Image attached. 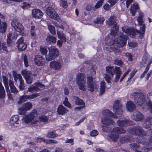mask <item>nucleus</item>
Listing matches in <instances>:
<instances>
[{
    "label": "nucleus",
    "mask_w": 152,
    "mask_h": 152,
    "mask_svg": "<svg viewBox=\"0 0 152 152\" xmlns=\"http://www.w3.org/2000/svg\"><path fill=\"white\" fill-rule=\"evenodd\" d=\"M115 17L111 16L106 21L108 26H111L110 34L107 36L104 41V48L110 52L115 53L119 52V50L116 46L120 47L126 44L127 37L123 35L118 31V26L115 21Z\"/></svg>",
    "instance_id": "obj_1"
},
{
    "label": "nucleus",
    "mask_w": 152,
    "mask_h": 152,
    "mask_svg": "<svg viewBox=\"0 0 152 152\" xmlns=\"http://www.w3.org/2000/svg\"><path fill=\"white\" fill-rule=\"evenodd\" d=\"M136 104L143 108L147 107L152 113V91L147 94L148 99L145 100L143 94L141 92H135L132 95Z\"/></svg>",
    "instance_id": "obj_2"
},
{
    "label": "nucleus",
    "mask_w": 152,
    "mask_h": 152,
    "mask_svg": "<svg viewBox=\"0 0 152 152\" xmlns=\"http://www.w3.org/2000/svg\"><path fill=\"white\" fill-rule=\"evenodd\" d=\"M143 15L142 12H139V16L137 18L138 25L140 27V29L139 30L136 29H133L130 28H126L125 26L122 27L123 31L126 34L129 35L132 37H134L136 35V32L141 35L140 37H142V35L145 34V25L144 23L143 20ZM140 37V36H139Z\"/></svg>",
    "instance_id": "obj_3"
},
{
    "label": "nucleus",
    "mask_w": 152,
    "mask_h": 152,
    "mask_svg": "<svg viewBox=\"0 0 152 152\" xmlns=\"http://www.w3.org/2000/svg\"><path fill=\"white\" fill-rule=\"evenodd\" d=\"M117 124L121 128L118 127L113 129L111 134L107 136V139L110 141H117L119 137L117 134L124 133L126 132L125 130L122 128L121 127H124L132 125V122L130 121H127L126 120H121L118 121Z\"/></svg>",
    "instance_id": "obj_4"
},
{
    "label": "nucleus",
    "mask_w": 152,
    "mask_h": 152,
    "mask_svg": "<svg viewBox=\"0 0 152 152\" xmlns=\"http://www.w3.org/2000/svg\"><path fill=\"white\" fill-rule=\"evenodd\" d=\"M106 74L104 75V77L106 81L108 83H110L112 77H113L115 74V81L117 82L120 78L121 74H122L120 69L119 67H115V68L113 66H109L106 68Z\"/></svg>",
    "instance_id": "obj_5"
},
{
    "label": "nucleus",
    "mask_w": 152,
    "mask_h": 152,
    "mask_svg": "<svg viewBox=\"0 0 152 152\" xmlns=\"http://www.w3.org/2000/svg\"><path fill=\"white\" fill-rule=\"evenodd\" d=\"M102 123L105 126H102V130L104 132H109L108 127L107 126L112 124L113 121L110 120L109 117L116 118V116L114 115L108 109H105L102 112Z\"/></svg>",
    "instance_id": "obj_6"
},
{
    "label": "nucleus",
    "mask_w": 152,
    "mask_h": 152,
    "mask_svg": "<svg viewBox=\"0 0 152 152\" xmlns=\"http://www.w3.org/2000/svg\"><path fill=\"white\" fill-rule=\"evenodd\" d=\"M85 79V76L84 74L79 73L77 76V83L79 89L83 91H85L86 88Z\"/></svg>",
    "instance_id": "obj_7"
},
{
    "label": "nucleus",
    "mask_w": 152,
    "mask_h": 152,
    "mask_svg": "<svg viewBox=\"0 0 152 152\" xmlns=\"http://www.w3.org/2000/svg\"><path fill=\"white\" fill-rule=\"evenodd\" d=\"M49 54L46 56V60L50 61L57 57L59 55L58 50L54 46H51L48 48Z\"/></svg>",
    "instance_id": "obj_8"
},
{
    "label": "nucleus",
    "mask_w": 152,
    "mask_h": 152,
    "mask_svg": "<svg viewBox=\"0 0 152 152\" xmlns=\"http://www.w3.org/2000/svg\"><path fill=\"white\" fill-rule=\"evenodd\" d=\"M37 115V112L36 110H34L32 112L29 114L25 115L23 118V121L26 123H30L31 124L37 123L38 121L34 120L35 116Z\"/></svg>",
    "instance_id": "obj_9"
},
{
    "label": "nucleus",
    "mask_w": 152,
    "mask_h": 152,
    "mask_svg": "<svg viewBox=\"0 0 152 152\" xmlns=\"http://www.w3.org/2000/svg\"><path fill=\"white\" fill-rule=\"evenodd\" d=\"M12 25L15 30L19 34L22 35H24L26 34L24 33V28L22 25L19 23L16 19H13L12 23Z\"/></svg>",
    "instance_id": "obj_10"
},
{
    "label": "nucleus",
    "mask_w": 152,
    "mask_h": 152,
    "mask_svg": "<svg viewBox=\"0 0 152 152\" xmlns=\"http://www.w3.org/2000/svg\"><path fill=\"white\" fill-rule=\"evenodd\" d=\"M46 13L47 15L51 18L58 20L59 18L57 12L52 7H49L46 8Z\"/></svg>",
    "instance_id": "obj_11"
},
{
    "label": "nucleus",
    "mask_w": 152,
    "mask_h": 152,
    "mask_svg": "<svg viewBox=\"0 0 152 152\" xmlns=\"http://www.w3.org/2000/svg\"><path fill=\"white\" fill-rule=\"evenodd\" d=\"M19 117L18 115H15L12 116L10 118V124L11 127L13 129L18 128L20 126L19 120Z\"/></svg>",
    "instance_id": "obj_12"
},
{
    "label": "nucleus",
    "mask_w": 152,
    "mask_h": 152,
    "mask_svg": "<svg viewBox=\"0 0 152 152\" xmlns=\"http://www.w3.org/2000/svg\"><path fill=\"white\" fill-rule=\"evenodd\" d=\"M62 66V62L59 60H54L51 61L49 64L50 68L53 70H58Z\"/></svg>",
    "instance_id": "obj_13"
},
{
    "label": "nucleus",
    "mask_w": 152,
    "mask_h": 152,
    "mask_svg": "<svg viewBox=\"0 0 152 152\" xmlns=\"http://www.w3.org/2000/svg\"><path fill=\"white\" fill-rule=\"evenodd\" d=\"M32 104L31 102H27L23 104L22 107H20L18 110V113L20 115L24 114L26 111L30 110Z\"/></svg>",
    "instance_id": "obj_14"
},
{
    "label": "nucleus",
    "mask_w": 152,
    "mask_h": 152,
    "mask_svg": "<svg viewBox=\"0 0 152 152\" xmlns=\"http://www.w3.org/2000/svg\"><path fill=\"white\" fill-rule=\"evenodd\" d=\"M21 74L24 77L28 83L30 84L32 83L33 79L32 75L30 72L26 69H24L22 71Z\"/></svg>",
    "instance_id": "obj_15"
},
{
    "label": "nucleus",
    "mask_w": 152,
    "mask_h": 152,
    "mask_svg": "<svg viewBox=\"0 0 152 152\" xmlns=\"http://www.w3.org/2000/svg\"><path fill=\"white\" fill-rule=\"evenodd\" d=\"M120 102L119 100L115 101L113 106V111L115 113L121 114L123 112V109L122 108Z\"/></svg>",
    "instance_id": "obj_16"
},
{
    "label": "nucleus",
    "mask_w": 152,
    "mask_h": 152,
    "mask_svg": "<svg viewBox=\"0 0 152 152\" xmlns=\"http://www.w3.org/2000/svg\"><path fill=\"white\" fill-rule=\"evenodd\" d=\"M129 132L134 135H137L139 136H144L145 134V133L139 126L135 127L132 129L129 130Z\"/></svg>",
    "instance_id": "obj_17"
},
{
    "label": "nucleus",
    "mask_w": 152,
    "mask_h": 152,
    "mask_svg": "<svg viewBox=\"0 0 152 152\" xmlns=\"http://www.w3.org/2000/svg\"><path fill=\"white\" fill-rule=\"evenodd\" d=\"M87 79L88 90L91 92H93L94 91V88H96L95 85L94 87L93 78L92 77L88 76Z\"/></svg>",
    "instance_id": "obj_18"
},
{
    "label": "nucleus",
    "mask_w": 152,
    "mask_h": 152,
    "mask_svg": "<svg viewBox=\"0 0 152 152\" xmlns=\"http://www.w3.org/2000/svg\"><path fill=\"white\" fill-rule=\"evenodd\" d=\"M31 15L34 18L40 19L42 18L43 13L40 10L34 9L31 11Z\"/></svg>",
    "instance_id": "obj_19"
},
{
    "label": "nucleus",
    "mask_w": 152,
    "mask_h": 152,
    "mask_svg": "<svg viewBox=\"0 0 152 152\" xmlns=\"http://www.w3.org/2000/svg\"><path fill=\"white\" fill-rule=\"evenodd\" d=\"M14 78L15 81L17 82V80L18 79L20 82L19 88L22 90L24 89L25 87L24 85V81L23 80L20 74H17L16 73H14Z\"/></svg>",
    "instance_id": "obj_20"
},
{
    "label": "nucleus",
    "mask_w": 152,
    "mask_h": 152,
    "mask_svg": "<svg viewBox=\"0 0 152 152\" xmlns=\"http://www.w3.org/2000/svg\"><path fill=\"white\" fill-rule=\"evenodd\" d=\"M34 61L35 64L39 66H43L45 62L44 58L42 56L38 55L35 56Z\"/></svg>",
    "instance_id": "obj_21"
},
{
    "label": "nucleus",
    "mask_w": 152,
    "mask_h": 152,
    "mask_svg": "<svg viewBox=\"0 0 152 152\" xmlns=\"http://www.w3.org/2000/svg\"><path fill=\"white\" fill-rule=\"evenodd\" d=\"M18 48L20 51H24L26 48L27 45L26 42H24L23 39L21 37L17 41Z\"/></svg>",
    "instance_id": "obj_22"
},
{
    "label": "nucleus",
    "mask_w": 152,
    "mask_h": 152,
    "mask_svg": "<svg viewBox=\"0 0 152 152\" xmlns=\"http://www.w3.org/2000/svg\"><path fill=\"white\" fill-rule=\"evenodd\" d=\"M44 86L41 84L39 82L35 83L32 86L28 88V91L29 92H33L38 91L39 90V88L43 87Z\"/></svg>",
    "instance_id": "obj_23"
},
{
    "label": "nucleus",
    "mask_w": 152,
    "mask_h": 152,
    "mask_svg": "<svg viewBox=\"0 0 152 152\" xmlns=\"http://www.w3.org/2000/svg\"><path fill=\"white\" fill-rule=\"evenodd\" d=\"M136 141L139 142L138 144L139 143H140L142 144L146 145V146L145 147V148H144V151L147 152L150 151L152 148V146L150 144V142H152V132L151 134V138L149 141V143L145 142H144V141H142V140L140 141L139 140L138 141L136 140Z\"/></svg>",
    "instance_id": "obj_24"
},
{
    "label": "nucleus",
    "mask_w": 152,
    "mask_h": 152,
    "mask_svg": "<svg viewBox=\"0 0 152 152\" xmlns=\"http://www.w3.org/2000/svg\"><path fill=\"white\" fill-rule=\"evenodd\" d=\"M132 117L134 120L136 121H140L143 118V115L142 114L138 111H136L134 112Z\"/></svg>",
    "instance_id": "obj_25"
},
{
    "label": "nucleus",
    "mask_w": 152,
    "mask_h": 152,
    "mask_svg": "<svg viewBox=\"0 0 152 152\" xmlns=\"http://www.w3.org/2000/svg\"><path fill=\"white\" fill-rule=\"evenodd\" d=\"M139 9V5L137 3H134L132 5L130 9V13L133 16H134L136 11Z\"/></svg>",
    "instance_id": "obj_26"
},
{
    "label": "nucleus",
    "mask_w": 152,
    "mask_h": 152,
    "mask_svg": "<svg viewBox=\"0 0 152 152\" xmlns=\"http://www.w3.org/2000/svg\"><path fill=\"white\" fill-rule=\"evenodd\" d=\"M46 42L48 44H55L57 41L56 38L51 35H49L47 36L46 39Z\"/></svg>",
    "instance_id": "obj_27"
},
{
    "label": "nucleus",
    "mask_w": 152,
    "mask_h": 152,
    "mask_svg": "<svg viewBox=\"0 0 152 152\" xmlns=\"http://www.w3.org/2000/svg\"><path fill=\"white\" fill-rule=\"evenodd\" d=\"M68 111V110L66 109L63 105H60L58 106L57 110V112L58 114L63 115L65 113H66Z\"/></svg>",
    "instance_id": "obj_28"
},
{
    "label": "nucleus",
    "mask_w": 152,
    "mask_h": 152,
    "mask_svg": "<svg viewBox=\"0 0 152 152\" xmlns=\"http://www.w3.org/2000/svg\"><path fill=\"white\" fill-rule=\"evenodd\" d=\"M143 126L146 129L152 128V118H148L145 120Z\"/></svg>",
    "instance_id": "obj_29"
},
{
    "label": "nucleus",
    "mask_w": 152,
    "mask_h": 152,
    "mask_svg": "<svg viewBox=\"0 0 152 152\" xmlns=\"http://www.w3.org/2000/svg\"><path fill=\"white\" fill-rule=\"evenodd\" d=\"M126 108L128 111H133L135 108V106L133 103L131 101L128 102L126 104Z\"/></svg>",
    "instance_id": "obj_30"
},
{
    "label": "nucleus",
    "mask_w": 152,
    "mask_h": 152,
    "mask_svg": "<svg viewBox=\"0 0 152 152\" xmlns=\"http://www.w3.org/2000/svg\"><path fill=\"white\" fill-rule=\"evenodd\" d=\"M57 34L58 38L61 40L63 42H65L66 38L65 35L62 32H60L59 31H57Z\"/></svg>",
    "instance_id": "obj_31"
},
{
    "label": "nucleus",
    "mask_w": 152,
    "mask_h": 152,
    "mask_svg": "<svg viewBox=\"0 0 152 152\" xmlns=\"http://www.w3.org/2000/svg\"><path fill=\"white\" fill-rule=\"evenodd\" d=\"M74 99L75 100V103L77 105L82 106L83 107H85V103L83 102L82 99L77 97H75Z\"/></svg>",
    "instance_id": "obj_32"
},
{
    "label": "nucleus",
    "mask_w": 152,
    "mask_h": 152,
    "mask_svg": "<svg viewBox=\"0 0 152 152\" xmlns=\"http://www.w3.org/2000/svg\"><path fill=\"white\" fill-rule=\"evenodd\" d=\"M7 24L4 22H3L0 25V32L2 33H5L7 30Z\"/></svg>",
    "instance_id": "obj_33"
},
{
    "label": "nucleus",
    "mask_w": 152,
    "mask_h": 152,
    "mask_svg": "<svg viewBox=\"0 0 152 152\" xmlns=\"http://www.w3.org/2000/svg\"><path fill=\"white\" fill-rule=\"evenodd\" d=\"M28 99L27 95H24L20 96L17 103L19 104H21L26 101Z\"/></svg>",
    "instance_id": "obj_34"
},
{
    "label": "nucleus",
    "mask_w": 152,
    "mask_h": 152,
    "mask_svg": "<svg viewBox=\"0 0 152 152\" xmlns=\"http://www.w3.org/2000/svg\"><path fill=\"white\" fill-rule=\"evenodd\" d=\"M9 83L11 92L14 93H17L18 91L14 86L12 81L11 80H9Z\"/></svg>",
    "instance_id": "obj_35"
},
{
    "label": "nucleus",
    "mask_w": 152,
    "mask_h": 152,
    "mask_svg": "<svg viewBox=\"0 0 152 152\" xmlns=\"http://www.w3.org/2000/svg\"><path fill=\"white\" fill-rule=\"evenodd\" d=\"M105 83L104 81H102L101 82L99 94L101 95L103 94L105 91Z\"/></svg>",
    "instance_id": "obj_36"
},
{
    "label": "nucleus",
    "mask_w": 152,
    "mask_h": 152,
    "mask_svg": "<svg viewBox=\"0 0 152 152\" xmlns=\"http://www.w3.org/2000/svg\"><path fill=\"white\" fill-rule=\"evenodd\" d=\"M23 1V0H0V2L3 4H7L10 3V2L9 1L20 2Z\"/></svg>",
    "instance_id": "obj_37"
},
{
    "label": "nucleus",
    "mask_w": 152,
    "mask_h": 152,
    "mask_svg": "<svg viewBox=\"0 0 152 152\" xmlns=\"http://www.w3.org/2000/svg\"><path fill=\"white\" fill-rule=\"evenodd\" d=\"M48 28L50 33L52 34H55L56 32L55 27L51 24H48Z\"/></svg>",
    "instance_id": "obj_38"
},
{
    "label": "nucleus",
    "mask_w": 152,
    "mask_h": 152,
    "mask_svg": "<svg viewBox=\"0 0 152 152\" xmlns=\"http://www.w3.org/2000/svg\"><path fill=\"white\" fill-rule=\"evenodd\" d=\"M39 119L40 122L44 123H48V118L44 115L39 116Z\"/></svg>",
    "instance_id": "obj_39"
},
{
    "label": "nucleus",
    "mask_w": 152,
    "mask_h": 152,
    "mask_svg": "<svg viewBox=\"0 0 152 152\" xmlns=\"http://www.w3.org/2000/svg\"><path fill=\"white\" fill-rule=\"evenodd\" d=\"M104 20V18L102 16L98 17L96 19V20L95 21L96 23L101 24L103 23Z\"/></svg>",
    "instance_id": "obj_40"
},
{
    "label": "nucleus",
    "mask_w": 152,
    "mask_h": 152,
    "mask_svg": "<svg viewBox=\"0 0 152 152\" xmlns=\"http://www.w3.org/2000/svg\"><path fill=\"white\" fill-rule=\"evenodd\" d=\"M58 135L55 132H48L47 135V137L49 138H54Z\"/></svg>",
    "instance_id": "obj_41"
},
{
    "label": "nucleus",
    "mask_w": 152,
    "mask_h": 152,
    "mask_svg": "<svg viewBox=\"0 0 152 152\" xmlns=\"http://www.w3.org/2000/svg\"><path fill=\"white\" fill-rule=\"evenodd\" d=\"M2 78L5 88L8 90L9 87L8 84V79L6 77L3 76H2Z\"/></svg>",
    "instance_id": "obj_42"
},
{
    "label": "nucleus",
    "mask_w": 152,
    "mask_h": 152,
    "mask_svg": "<svg viewBox=\"0 0 152 152\" xmlns=\"http://www.w3.org/2000/svg\"><path fill=\"white\" fill-rule=\"evenodd\" d=\"M40 51L42 55H45L48 52V50L47 48L45 46H41L40 49Z\"/></svg>",
    "instance_id": "obj_43"
},
{
    "label": "nucleus",
    "mask_w": 152,
    "mask_h": 152,
    "mask_svg": "<svg viewBox=\"0 0 152 152\" xmlns=\"http://www.w3.org/2000/svg\"><path fill=\"white\" fill-rule=\"evenodd\" d=\"M60 5L64 8H66L68 6L67 2L65 0H60Z\"/></svg>",
    "instance_id": "obj_44"
},
{
    "label": "nucleus",
    "mask_w": 152,
    "mask_h": 152,
    "mask_svg": "<svg viewBox=\"0 0 152 152\" xmlns=\"http://www.w3.org/2000/svg\"><path fill=\"white\" fill-rule=\"evenodd\" d=\"M63 104L65 106H66L70 108H71L72 107V106L68 101V98L66 97L65 98L63 102Z\"/></svg>",
    "instance_id": "obj_45"
},
{
    "label": "nucleus",
    "mask_w": 152,
    "mask_h": 152,
    "mask_svg": "<svg viewBox=\"0 0 152 152\" xmlns=\"http://www.w3.org/2000/svg\"><path fill=\"white\" fill-rule=\"evenodd\" d=\"M134 141V140H133V141ZM131 141H132V140L130 139H126V137H124L121 138L120 140V141L121 143H124L125 142H128Z\"/></svg>",
    "instance_id": "obj_46"
},
{
    "label": "nucleus",
    "mask_w": 152,
    "mask_h": 152,
    "mask_svg": "<svg viewBox=\"0 0 152 152\" xmlns=\"http://www.w3.org/2000/svg\"><path fill=\"white\" fill-rule=\"evenodd\" d=\"M104 2V0H99L95 6L96 9H98L102 5Z\"/></svg>",
    "instance_id": "obj_47"
},
{
    "label": "nucleus",
    "mask_w": 152,
    "mask_h": 152,
    "mask_svg": "<svg viewBox=\"0 0 152 152\" xmlns=\"http://www.w3.org/2000/svg\"><path fill=\"white\" fill-rule=\"evenodd\" d=\"M5 45H6L5 43H2V42L0 40V50L2 48L5 51H7V48L5 47Z\"/></svg>",
    "instance_id": "obj_48"
},
{
    "label": "nucleus",
    "mask_w": 152,
    "mask_h": 152,
    "mask_svg": "<svg viewBox=\"0 0 152 152\" xmlns=\"http://www.w3.org/2000/svg\"><path fill=\"white\" fill-rule=\"evenodd\" d=\"M7 37V43L8 44V43H10L12 42V39L13 37L12 35V33L10 32L8 34Z\"/></svg>",
    "instance_id": "obj_49"
},
{
    "label": "nucleus",
    "mask_w": 152,
    "mask_h": 152,
    "mask_svg": "<svg viewBox=\"0 0 152 152\" xmlns=\"http://www.w3.org/2000/svg\"><path fill=\"white\" fill-rule=\"evenodd\" d=\"M39 96L38 94H34L29 95H27V97L28 99H31L35 98Z\"/></svg>",
    "instance_id": "obj_50"
},
{
    "label": "nucleus",
    "mask_w": 152,
    "mask_h": 152,
    "mask_svg": "<svg viewBox=\"0 0 152 152\" xmlns=\"http://www.w3.org/2000/svg\"><path fill=\"white\" fill-rule=\"evenodd\" d=\"M30 32L32 36L34 37L36 36L35 27L34 26H32L31 27Z\"/></svg>",
    "instance_id": "obj_51"
},
{
    "label": "nucleus",
    "mask_w": 152,
    "mask_h": 152,
    "mask_svg": "<svg viewBox=\"0 0 152 152\" xmlns=\"http://www.w3.org/2000/svg\"><path fill=\"white\" fill-rule=\"evenodd\" d=\"M22 58L23 59L24 64L25 66L27 67L28 66V64L27 61V58L26 55H23L22 56Z\"/></svg>",
    "instance_id": "obj_52"
},
{
    "label": "nucleus",
    "mask_w": 152,
    "mask_h": 152,
    "mask_svg": "<svg viewBox=\"0 0 152 152\" xmlns=\"http://www.w3.org/2000/svg\"><path fill=\"white\" fill-rule=\"evenodd\" d=\"M131 71V69H129L127 71L124 73L122 77H121L120 80V82H121L124 79L125 77L129 74V73Z\"/></svg>",
    "instance_id": "obj_53"
},
{
    "label": "nucleus",
    "mask_w": 152,
    "mask_h": 152,
    "mask_svg": "<svg viewBox=\"0 0 152 152\" xmlns=\"http://www.w3.org/2000/svg\"><path fill=\"white\" fill-rule=\"evenodd\" d=\"M149 57V54L147 53H145L142 58V61L143 63L145 64L147 60L148 59Z\"/></svg>",
    "instance_id": "obj_54"
},
{
    "label": "nucleus",
    "mask_w": 152,
    "mask_h": 152,
    "mask_svg": "<svg viewBox=\"0 0 152 152\" xmlns=\"http://www.w3.org/2000/svg\"><path fill=\"white\" fill-rule=\"evenodd\" d=\"M23 4V5L21 7L22 8L23 10L26 9L30 7V5L29 4L24 2Z\"/></svg>",
    "instance_id": "obj_55"
},
{
    "label": "nucleus",
    "mask_w": 152,
    "mask_h": 152,
    "mask_svg": "<svg viewBox=\"0 0 152 152\" xmlns=\"http://www.w3.org/2000/svg\"><path fill=\"white\" fill-rule=\"evenodd\" d=\"M114 63L115 64L118 66H122L123 64V62L122 61L118 59L115 60Z\"/></svg>",
    "instance_id": "obj_56"
},
{
    "label": "nucleus",
    "mask_w": 152,
    "mask_h": 152,
    "mask_svg": "<svg viewBox=\"0 0 152 152\" xmlns=\"http://www.w3.org/2000/svg\"><path fill=\"white\" fill-rule=\"evenodd\" d=\"M62 26H63V27L64 28V30H65L67 31H68L70 33L69 26L66 23H63L62 25Z\"/></svg>",
    "instance_id": "obj_57"
},
{
    "label": "nucleus",
    "mask_w": 152,
    "mask_h": 152,
    "mask_svg": "<svg viewBox=\"0 0 152 152\" xmlns=\"http://www.w3.org/2000/svg\"><path fill=\"white\" fill-rule=\"evenodd\" d=\"M46 143L48 144H53L54 143H57V142L55 140H46Z\"/></svg>",
    "instance_id": "obj_58"
},
{
    "label": "nucleus",
    "mask_w": 152,
    "mask_h": 152,
    "mask_svg": "<svg viewBox=\"0 0 152 152\" xmlns=\"http://www.w3.org/2000/svg\"><path fill=\"white\" fill-rule=\"evenodd\" d=\"M98 134V132L96 130H93L90 133V135L93 137L96 136Z\"/></svg>",
    "instance_id": "obj_59"
},
{
    "label": "nucleus",
    "mask_w": 152,
    "mask_h": 152,
    "mask_svg": "<svg viewBox=\"0 0 152 152\" xmlns=\"http://www.w3.org/2000/svg\"><path fill=\"white\" fill-rule=\"evenodd\" d=\"M5 96V93L4 90L0 91V98H4Z\"/></svg>",
    "instance_id": "obj_60"
},
{
    "label": "nucleus",
    "mask_w": 152,
    "mask_h": 152,
    "mask_svg": "<svg viewBox=\"0 0 152 152\" xmlns=\"http://www.w3.org/2000/svg\"><path fill=\"white\" fill-rule=\"evenodd\" d=\"M137 71V69H134L131 72L130 74V78H129V80L131 79L134 76Z\"/></svg>",
    "instance_id": "obj_61"
},
{
    "label": "nucleus",
    "mask_w": 152,
    "mask_h": 152,
    "mask_svg": "<svg viewBox=\"0 0 152 152\" xmlns=\"http://www.w3.org/2000/svg\"><path fill=\"white\" fill-rule=\"evenodd\" d=\"M110 3L111 6L114 5L117 2L116 0H109L107 1Z\"/></svg>",
    "instance_id": "obj_62"
},
{
    "label": "nucleus",
    "mask_w": 152,
    "mask_h": 152,
    "mask_svg": "<svg viewBox=\"0 0 152 152\" xmlns=\"http://www.w3.org/2000/svg\"><path fill=\"white\" fill-rule=\"evenodd\" d=\"M104 9L107 11H109L110 9V6L109 5V4H104L103 6Z\"/></svg>",
    "instance_id": "obj_63"
},
{
    "label": "nucleus",
    "mask_w": 152,
    "mask_h": 152,
    "mask_svg": "<svg viewBox=\"0 0 152 152\" xmlns=\"http://www.w3.org/2000/svg\"><path fill=\"white\" fill-rule=\"evenodd\" d=\"M128 44L129 46L133 48H134L137 46V43L133 42H128Z\"/></svg>",
    "instance_id": "obj_64"
}]
</instances>
